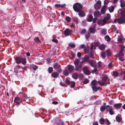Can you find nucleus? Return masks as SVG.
Masks as SVG:
<instances>
[{"label": "nucleus", "mask_w": 125, "mask_h": 125, "mask_svg": "<svg viewBox=\"0 0 125 125\" xmlns=\"http://www.w3.org/2000/svg\"><path fill=\"white\" fill-rule=\"evenodd\" d=\"M80 60L78 59H76L74 62V64L75 66L74 70L76 71H80L81 69V68L83 64V62H81L79 63Z\"/></svg>", "instance_id": "f257e3e1"}, {"label": "nucleus", "mask_w": 125, "mask_h": 125, "mask_svg": "<svg viewBox=\"0 0 125 125\" xmlns=\"http://www.w3.org/2000/svg\"><path fill=\"white\" fill-rule=\"evenodd\" d=\"M73 9L76 12L79 11L82 9V5L80 3H76L74 4L73 6Z\"/></svg>", "instance_id": "f03ea898"}, {"label": "nucleus", "mask_w": 125, "mask_h": 125, "mask_svg": "<svg viewBox=\"0 0 125 125\" xmlns=\"http://www.w3.org/2000/svg\"><path fill=\"white\" fill-rule=\"evenodd\" d=\"M16 60L15 62L16 63L19 64L22 62V63L24 65H26V60L25 58H22L18 57L15 59Z\"/></svg>", "instance_id": "7ed1b4c3"}, {"label": "nucleus", "mask_w": 125, "mask_h": 125, "mask_svg": "<svg viewBox=\"0 0 125 125\" xmlns=\"http://www.w3.org/2000/svg\"><path fill=\"white\" fill-rule=\"evenodd\" d=\"M53 125H64V124L62 120L58 118L55 119V124Z\"/></svg>", "instance_id": "20e7f679"}, {"label": "nucleus", "mask_w": 125, "mask_h": 125, "mask_svg": "<svg viewBox=\"0 0 125 125\" xmlns=\"http://www.w3.org/2000/svg\"><path fill=\"white\" fill-rule=\"evenodd\" d=\"M82 69L83 73L85 75H89L91 74V72L88 70V68L86 66L83 67Z\"/></svg>", "instance_id": "39448f33"}, {"label": "nucleus", "mask_w": 125, "mask_h": 125, "mask_svg": "<svg viewBox=\"0 0 125 125\" xmlns=\"http://www.w3.org/2000/svg\"><path fill=\"white\" fill-rule=\"evenodd\" d=\"M101 6V2L100 0H98L95 2L94 5V8L95 9H99L100 8Z\"/></svg>", "instance_id": "423d86ee"}, {"label": "nucleus", "mask_w": 125, "mask_h": 125, "mask_svg": "<svg viewBox=\"0 0 125 125\" xmlns=\"http://www.w3.org/2000/svg\"><path fill=\"white\" fill-rule=\"evenodd\" d=\"M67 69L70 73L73 72L74 71V66L71 64H69L68 65Z\"/></svg>", "instance_id": "0eeeda50"}, {"label": "nucleus", "mask_w": 125, "mask_h": 125, "mask_svg": "<svg viewBox=\"0 0 125 125\" xmlns=\"http://www.w3.org/2000/svg\"><path fill=\"white\" fill-rule=\"evenodd\" d=\"M72 30H71L67 28H66L64 31V34L65 35L68 36L72 32Z\"/></svg>", "instance_id": "6e6552de"}, {"label": "nucleus", "mask_w": 125, "mask_h": 125, "mask_svg": "<svg viewBox=\"0 0 125 125\" xmlns=\"http://www.w3.org/2000/svg\"><path fill=\"white\" fill-rule=\"evenodd\" d=\"M106 17L105 15H104L103 20L104 21H108L109 22V21L111 18V16L110 14L109 13L106 14Z\"/></svg>", "instance_id": "1a4fd4ad"}, {"label": "nucleus", "mask_w": 125, "mask_h": 125, "mask_svg": "<svg viewBox=\"0 0 125 125\" xmlns=\"http://www.w3.org/2000/svg\"><path fill=\"white\" fill-rule=\"evenodd\" d=\"M61 65L60 63H55L53 64V67L55 69H58L60 68Z\"/></svg>", "instance_id": "9d476101"}, {"label": "nucleus", "mask_w": 125, "mask_h": 125, "mask_svg": "<svg viewBox=\"0 0 125 125\" xmlns=\"http://www.w3.org/2000/svg\"><path fill=\"white\" fill-rule=\"evenodd\" d=\"M118 18V23L120 24L125 22V17H120V18Z\"/></svg>", "instance_id": "9b49d317"}, {"label": "nucleus", "mask_w": 125, "mask_h": 125, "mask_svg": "<svg viewBox=\"0 0 125 125\" xmlns=\"http://www.w3.org/2000/svg\"><path fill=\"white\" fill-rule=\"evenodd\" d=\"M94 14V16L95 17H99L101 15V13L98 10L95 11Z\"/></svg>", "instance_id": "f8f14e48"}, {"label": "nucleus", "mask_w": 125, "mask_h": 125, "mask_svg": "<svg viewBox=\"0 0 125 125\" xmlns=\"http://www.w3.org/2000/svg\"><path fill=\"white\" fill-rule=\"evenodd\" d=\"M83 61L84 62H90L89 58L87 55H86L84 56V57Z\"/></svg>", "instance_id": "ddd939ff"}, {"label": "nucleus", "mask_w": 125, "mask_h": 125, "mask_svg": "<svg viewBox=\"0 0 125 125\" xmlns=\"http://www.w3.org/2000/svg\"><path fill=\"white\" fill-rule=\"evenodd\" d=\"M59 75V73L56 72H53L51 74V76L54 78H57Z\"/></svg>", "instance_id": "4468645a"}, {"label": "nucleus", "mask_w": 125, "mask_h": 125, "mask_svg": "<svg viewBox=\"0 0 125 125\" xmlns=\"http://www.w3.org/2000/svg\"><path fill=\"white\" fill-rule=\"evenodd\" d=\"M78 12V15L80 17H83L85 15V14L84 12L82 10L79 11L78 12Z\"/></svg>", "instance_id": "2eb2a0df"}, {"label": "nucleus", "mask_w": 125, "mask_h": 125, "mask_svg": "<svg viewBox=\"0 0 125 125\" xmlns=\"http://www.w3.org/2000/svg\"><path fill=\"white\" fill-rule=\"evenodd\" d=\"M102 78L103 81L106 82L108 78V75L106 74H103Z\"/></svg>", "instance_id": "dca6fc26"}, {"label": "nucleus", "mask_w": 125, "mask_h": 125, "mask_svg": "<svg viewBox=\"0 0 125 125\" xmlns=\"http://www.w3.org/2000/svg\"><path fill=\"white\" fill-rule=\"evenodd\" d=\"M89 62L90 65L93 67H96L97 65L96 62H94L92 60H91Z\"/></svg>", "instance_id": "f3484780"}, {"label": "nucleus", "mask_w": 125, "mask_h": 125, "mask_svg": "<svg viewBox=\"0 0 125 125\" xmlns=\"http://www.w3.org/2000/svg\"><path fill=\"white\" fill-rule=\"evenodd\" d=\"M117 41L121 43L122 44H123L125 42L124 41H123V38L120 37L119 36H118V37Z\"/></svg>", "instance_id": "a211bd4d"}, {"label": "nucleus", "mask_w": 125, "mask_h": 125, "mask_svg": "<svg viewBox=\"0 0 125 125\" xmlns=\"http://www.w3.org/2000/svg\"><path fill=\"white\" fill-rule=\"evenodd\" d=\"M89 31L90 33L93 34H94L96 31V30L95 28L92 27L89 28Z\"/></svg>", "instance_id": "6ab92c4d"}, {"label": "nucleus", "mask_w": 125, "mask_h": 125, "mask_svg": "<svg viewBox=\"0 0 125 125\" xmlns=\"http://www.w3.org/2000/svg\"><path fill=\"white\" fill-rule=\"evenodd\" d=\"M93 17L91 14L89 15L87 19V21L89 22H91L93 20Z\"/></svg>", "instance_id": "aec40b11"}, {"label": "nucleus", "mask_w": 125, "mask_h": 125, "mask_svg": "<svg viewBox=\"0 0 125 125\" xmlns=\"http://www.w3.org/2000/svg\"><path fill=\"white\" fill-rule=\"evenodd\" d=\"M122 104L121 103H118L115 104H114V106L116 109H117L118 108L121 107L122 105Z\"/></svg>", "instance_id": "412c9836"}, {"label": "nucleus", "mask_w": 125, "mask_h": 125, "mask_svg": "<svg viewBox=\"0 0 125 125\" xmlns=\"http://www.w3.org/2000/svg\"><path fill=\"white\" fill-rule=\"evenodd\" d=\"M78 74L77 73H73L72 75V77L75 79H77L78 78Z\"/></svg>", "instance_id": "4be33fe9"}, {"label": "nucleus", "mask_w": 125, "mask_h": 125, "mask_svg": "<svg viewBox=\"0 0 125 125\" xmlns=\"http://www.w3.org/2000/svg\"><path fill=\"white\" fill-rule=\"evenodd\" d=\"M112 75L113 76H115L114 77V78H115V77H117L119 76L118 73L116 71H114L113 72V74Z\"/></svg>", "instance_id": "5701e85b"}, {"label": "nucleus", "mask_w": 125, "mask_h": 125, "mask_svg": "<svg viewBox=\"0 0 125 125\" xmlns=\"http://www.w3.org/2000/svg\"><path fill=\"white\" fill-rule=\"evenodd\" d=\"M106 30L105 28L102 29L101 31V34L103 35H105L106 34Z\"/></svg>", "instance_id": "b1692460"}, {"label": "nucleus", "mask_w": 125, "mask_h": 125, "mask_svg": "<svg viewBox=\"0 0 125 125\" xmlns=\"http://www.w3.org/2000/svg\"><path fill=\"white\" fill-rule=\"evenodd\" d=\"M114 7L115 6L113 5H111L109 7L108 9L110 13L114 11L115 9Z\"/></svg>", "instance_id": "393cba45"}, {"label": "nucleus", "mask_w": 125, "mask_h": 125, "mask_svg": "<svg viewBox=\"0 0 125 125\" xmlns=\"http://www.w3.org/2000/svg\"><path fill=\"white\" fill-rule=\"evenodd\" d=\"M105 46L104 44H101L99 46V48L102 51H103L105 50Z\"/></svg>", "instance_id": "a878e982"}, {"label": "nucleus", "mask_w": 125, "mask_h": 125, "mask_svg": "<svg viewBox=\"0 0 125 125\" xmlns=\"http://www.w3.org/2000/svg\"><path fill=\"white\" fill-rule=\"evenodd\" d=\"M98 84L102 86H104V85L105 84H106L107 83L106 82L103 81H99L98 82Z\"/></svg>", "instance_id": "bb28decb"}, {"label": "nucleus", "mask_w": 125, "mask_h": 125, "mask_svg": "<svg viewBox=\"0 0 125 125\" xmlns=\"http://www.w3.org/2000/svg\"><path fill=\"white\" fill-rule=\"evenodd\" d=\"M93 51L92 50H91L89 54V56L91 58H94V57L93 55Z\"/></svg>", "instance_id": "cd10ccee"}, {"label": "nucleus", "mask_w": 125, "mask_h": 125, "mask_svg": "<svg viewBox=\"0 0 125 125\" xmlns=\"http://www.w3.org/2000/svg\"><path fill=\"white\" fill-rule=\"evenodd\" d=\"M105 121V119H104L103 118H101L99 120V121L100 124L102 125H105L104 124Z\"/></svg>", "instance_id": "c85d7f7f"}, {"label": "nucleus", "mask_w": 125, "mask_h": 125, "mask_svg": "<svg viewBox=\"0 0 125 125\" xmlns=\"http://www.w3.org/2000/svg\"><path fill=\"white\" fill-rule=\"evenodd\" d=\"M97 81L95 80H92L91 82V83L92 85L95 86L97 84Z\"/></svg>", "instance_id": "c756f323"}, {"label": "nucleus", "mask_w": 125, "mask_h": 125, "mask_svg": "<svg viewBox=\"0 0 125 125\" xmlns=\"http://www.w3.org/2000/svg\"><path fill=\"white\" fill-rule=\"evenodd\" d=\"M63 73L64 75L67 76L69 75V73L67 70L65 69L63 72Z\"/></svg>", "instance_id": "7c9ffc66"}, {"label": "nucleus", "mask_w": 125, "mask_h": 125, "mask_svg": "<svg viewBox=\"0 0 125 125\" xmlns=\"http://www.w3.org/2000/svg\"><path fill=\"white\" fill-rule=\"evenodd\" d=\"M111 108V106L109 105H106L105 106V110L107 111H109Z\"/></svg>", "instance_id": "2f4dec72"}, {"label": "nucleus", "mask_w": 125, "mask_h": 125, "mask_svg": "<svg viewBox=\"0 0 125 125\" xmlns=\"http://www.w3.org/2000/svg\"><path fill=\"white\" fill-rule=\"evenodd\" d=\"M124 52H121L119 51L118 53H117V55L118 57H119L124 56Z\"/></svg>", "instance_id": "473e14b6"}, {"label": "nucleus", "mask_w": 125, "mask_h": 125, "mask_svg": "<svg viewBox=\"0 0 125 125\" xmlns=\"http://www.w3.org/2000/svg\"><path fill=\"white\" fill-rule=\"evenodd\" d=\"M104 38L105 40H106V41L107 42H109L111 40L110 38L108 35L105 36Z\"/></svg>", "instance_id": "72a5a7b5"}, {"label": "nucleus", "mask_w": 125, "mask_h": 125, "mask_svg": "<svg viewBox=\"0 0 125 125\" xmlns=\"http://www.w3.org/2000/svg\"><path fill=\"white\" fill-rule=\"evenodd\" d=\"M69 46L72 48H74L75 47L76 45L73 43L71 42L69 44Z\"/></svg>", "instance_id": "f704fd0d"}, {"label": "nucleus", "mask_w": 125, "mask_h": 125, "mask_svg": "<svg viewBox=\"0 0 125 125\" xmlns=\"http://www.w3.org/2000/svg\"><path fill=\"white\" fill-rule=\"evenodd\" d=\"M92 88L94 92H96L98 90L97 86H94L91 87Z\"/></svg>", "instance_id": "c9c22d12"}, {"label": "nucleus", "mask_w": 125, "mask_h": 125, "mask_svg": "<svg viewBox=\"0 0 125 125\" xmlns=\"http://www.w3.org/2000/svg\"><path fill=\"white\" fill-rule=\"evenodd\" d=\"M106 52L108 56H110L112 54V52L109 50L107 49L106 51Z\"/></svg>", "instance_id": "e433bc0d"}, {"label": "nucleus", "mask_w": 125, "mask_h": 125, "mask_svg": "<svg viewBox=\"0 0 125 125\" xmlns=\"http://www.w3.org/2000/svg\"><path fill=\"white\" fill-rule=\"evenodd\" d=\"M71 18L68 16H66L65 19L66 21L68 22H70L71 21Z\"/></svg>", "instance_id": "4c0bfd02"}, {"label": "nucleus", "mask_w": 125, "mask_h": 125, "mask_svg": "<svg viewBox=\"0 0 125 125\" xmlns=\"http://www.w3.org/2000/svg\"><path fill=\"white\" fill-rule=\"evenodd\" d=\"M118 57V59L121 61L123 62L125 60V57L124 56Z\"/></svg>", "instance_id": "58836bf2"}, {"label": "nucleus", "mask_w": 125, "mask_h": 125, "mask_svg": "<svg viewBox=\"0 0 125 125\" xmlns=\"http://www.w3.org/2000/svg\"><path fill=\"white\" fill-rule=\"evenodd\" d=\"M105 110V106L104 105H102L100 107V110L101 112H103Z\"/></svg>", "instance_id": "ea45409f"}, {"label": "nucleus", "mask_w": 125, "mask_h": 125, "mask_svg": "<svg viewBox=\"0 0 125 125\" xmlns=\"http://www.w3.org/2000/svg\"><path fill=\"white\" fill-rule=\"evenodd\" d=\"M115 119L116 121L118 122H121L122 120L121 118L120 117L117 116H116Z\"/></svg>", "instance_id": "a19ab883"}, {"label": "nucleus", "mask_w": 125, "mask_h": 125, "mask_svg": "<svg viewBox=\"0 0 125 125\" xmlns=\"http://www.w3.org/2000/svg\"><path fill=\"white\" fill-rule=\"evenodd\" d=\"M48 72L49 73H51L53 71V68L52 67H49L48 69Z\"/></svg>", "instance_id": "79ce46f5"}, {"label": "nucleus", "mask_w": 125, "mask_h": 125, "mask_svg": "<svg viewBox=\"0 0 125 125\" xmlns=\"http://www.w3.org/2000/svg\"><path fill=\"white\" fill-rule=\"evenodd\" d=\"M74 21L75 22L76 24L78 23V20L77 18L75 17L72 18Z\"/></svg>", "instance_id": "37998d69"}, {"label": "nucleus", "mask_w": 125, "mask_h": 125, "mask_svg": "<svg viewBox=\"0 0 125 125\" xmlns=\"http://www.w3.org/2000/svg\"><path fill=\"white\" fill-rule=\"evenodd\" d=\"M101 103V102L100 100L96 101L94 104L99 105Z\"/></svg>", "instance_id": "c03bdc74"}, {"label": "nucleus", "mask_w": 125, "mask_h": 125, "mask_svg": "<svg viewBox=\"0 0 125 125\" xmlns=\"http://www.w3.org/2000/svg\"><path fill=\"white\" fill-rule=\"evenodd\" d=\"M105 122L107 125H109L111 124L110 122L107 118L105 119Z\"/></svg>", "instance_id": "a18cd8bd"}, {"label": "nucleus", "mask_w": 125, "mask_h": 125, "mask_svg": "<svg viewBox=\"0 0 125 125\" xmlns=\"http://www.w3.org/2000/svg\"><path fill=\"white\" fill-rule=\"evenodd\" d=\"M90 37V34L89 33H87L85 34V37L86 40H87Z\"/></svg>", "instance_id": "49530a36"}, {"label": "nucleus", "mask_w": 125, "mask_h": 125, "mask_svg": "<svg viewBox=\"0 0 125 125\" xmlns=\"http://www.w3.org/2000/svg\"><path fill=\"white\" fill-rule=\"evenodd\" d=\"M34 41L38 42H41L39 40V38L38 37H36L34 39Z\"/></svg>", "instance_id": "de8ad7c7"}, {"label": "nucleus", "mask_w": 125, "mask_h": 125, "mask_svg": "<svg viewBox=\"0 0 125 125\" xmlns=\"http://www.w3.org/2000/svg\"><path fill=\"white\" fill-rule=\"evenodd\" d=\"M75 82L73 81H72L71 82V86L72 88H73L75 86Z\"/></svg>", "instance_id": "09e8293b"}, {"label": "nucleus", "mask_w": 125, "mask_h": 125, "mask_svg": "<svg viewBox=\"0 0 125 125\" xmlns=\"http://www.w3.org/2000/svg\"><path fill=\"white\" fill-rule=\"evenodd\" d=\"M93 44V46H97L99 45V43L98 42H94L92 43Z\"/></svg>", "instance_id": "8fccbe9b"}, {"label": "nucleus", "mask_w": 125, "mask_h": 125, "mask_svg": "<svg viewBox=\"0 0 125 125\" xmlns=\"http://www.w3.org/2000/svg\"><path fill=\"white\" fill-rule=\"evenodd\" d=\"M105 53L104 51L102 52L101 53V56L104 59L105 57Z\"/></svg>", "instance_id": "3c124183"}, {"label": "nucleus", "mask_w": 125, "mask_h": 125, "mask_svg": "<svg viewBox=\"0 0 125 125\" xmlns=\"http://www.w3.org/2000/svg\"><path fill=\"white\" fill-rule=\"evenodd\" d=\"M65 82L68 85L69 84L71 83L70 81L69 80L68 78H66L65 79Z\"/></svg>", "instance_id": "603ef678"}, {"label": "nucleus", "mask_w": 125, "mask_h": 125, "mask_svg": "<svg viewBox=\"0 0 125 125\" xmlns=\"http://www.w3.org/2000/svg\"><path fill=\"white\" fill-rule=\"evenodd\" d=\"M89 82L88 80L86 78L84 80L83 83L84 84H87Z\"/></svg>", "instance_id": "864d4df0"}, {"label": "nucleus", "mask_w": 125, "mask_h": 125, "mask_svg": "<svg viewBox=\"0 0 125 125\" xmlns=\"http://www.w3.org/2000/svg\"><path fill=\"white\" fill-rule=\"evenodd\" d=\"M38 68V67L36 65H33L32 67V69L34 71H36Z\"/></svg>", "instance_id": "5fc2aeb1"}, {"label": "nucleus", "mask_w": 125, "mask_h": 125, "mask_svg": "<svg viewBox=\"0 0 125 125\" xmlns=\"http://www.w3.org/2000/svg\"><path fill=\"white\" fill-rule=\"evenodd\" d=\"M114 101L113 100H111L108 101V104L110 105H113L114 104Z\"/></svg>", "instance_id": "6e6d98bb"}, {"label": "nucleus", "mask_w": 125, "mask_h": 125, "mask_svg": "<svg viewBox=\"0 0 125 125\" xmlns=\"http://www.w3.org/2000/svg\"><path fill=\"white\" fill-rule=\"evenodd\" d=\"M110 114L111 115H113L114 114V111L112 110V108H111L110 110L109 111Z\"/></svg>", "instance_id": "4d7b16f0"}, {"label": "nucleus", "mask_w": 125, "mask_h": 125, "mask_svg": "<svg viewBox=\"0 0 125 125\" xmlns=\"http://www.w3.org/2000/svg\"><path fill=\"white\" fill-rule=\"evenodd\" d=\"M120 3V6L121 7H123L125 6V2H122Z\"/></svg>", "instance_id": "13d9d810"}, {"label": "nucleus", "mask_w": 125, "mask_h": 125, "mask_svg": "<svg viewBox=\"0 0 125 125\" xmlns=\"http://www.w3.org/2000/svg\"><path fill=\"white\" fill-rule=\"evenodd\" d=\"M28 68L27 66H25L24 67H22V70H23L26 71Z\"/></svg>", "instance_id": "bf43d9fd"}, {"label": "nucleus", "mask_w": 125, "mask_h": 125, "mask_svg": "<svg viewBox=\"0 0 125 125\" xmlns=\"http://www.w3.org/2000/svg\"><path fill=\"white\" fill-rule=\"evenodd\" d=\"M125 12L122 11H121L120 14L121 15V17H125Z\"/></svg>", "instance_id": "052dcab7"}, {"label": "nucleus", "mask_w": 125, "mask_h": 125, "mask_svg": "<svg viewBox=\"0 0 125 125\" xmlns=\"http://www.w3.org/2000/svg\"><path fill=\"white\" fill-rule=\"evenodd\" d=\"M53 39L52 40V41L54 42L55 43H57L58 42V41L57 39H55L53 38V36H52Z\"/></svg>", "instance_id": "680f3d73"}, {"label": "nucleus", "mask_w": 125, "mask_h": 125, "mask_svg": "<svg viewBox=\"0 0 125 125\" xmlns=\"http://www.w3.org/2000/svg\"><path fill=\"white\" fill-rule=\"evenodd\" d=\"M21 100V98H20L18 97H16L14 100V102L18 101L19 100Z\"/></svg>", "instance_id": "e2e57ef3"}, {"label": "nucleus", "mask_w": 125, "mask_h": 125, "mask_svg": "<svg viewBox=\"0 0 125 125\" xmlns=\"http://www.w3.org/2000/svg\"><path fill=\"white\" fill-rule=\"evenodd\" d=\"M78 75L79 78L80 79H82L83 77V75L82 74H78Z\"/></svg>", "instance_id": "0e129e2a"}, {"label": "nucleus", "mask_w": 125, "mask_h": 125, "mask_svg": "<svg viewBox=\"0 0 125 125\" xmlns=\"http://www.w3.org/2000/svg\"><path fill=\"white\" fill-rule=\"evenodd\" d=\"M109 23V22L108 21H104L103 22V23H101V25L102 26L104 25L106 23Z\"/></svg>", "instance_id": "69168bd1"}, {"label": "nucleus", "mask_w": 125, "mask_h": 125, "mask_svg": "<svg viewBox=\"0 0 125 125\" xmlns=\"http://www.w3.org/2000/svg\"><path fill=\"white\" fill-rule=\"evenodd\" d=\"M86 31V30L85 29H83L82 30L81 32V33L82 34H84Z\"/></svg>", "instance_id": "338daca9"}, {"label": "nucleus", "mask_w": 125, "mask_h": 125, "mask_svg": "<svg viewBox=\"0 0 125 125\" xmlns=\"http://www.w3.org/2000/svg\"><path fill=\"white\" fill-rule=\"evenodd\" d=\"M102 19H99L97 21V23L98 24H101L102 23Z\"/></svg>", "instance_id": "774afa93"}]
</instances>
